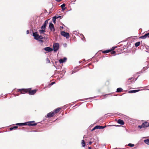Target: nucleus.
<instances>
[{
    "label": "nucleus",
    "instance_id": "obj_1",
    "mask_svg": "<svg viewBox=\"0 0 149 149\" xmlns=\"http://www.w3.org/2000/svg\"><path fill=\"white\" fill-rule=\"evenodd\" d=\"M18 91H20L21 94H25L28 93L30 95H33L35 94L37 91V90L35 89L33 90H31V88L27 89H19Z\"/></svg>",
    "mask_w": 149,
    "mask_h": 149
},
{
    "label": "nucleus",
    "instance_id": "obj_2",
    "mask_svg": "<svg viewBox=\"0 0 149 149\" xmlns=\"http://www.w3.org/2000/svg\"><path fill=\"white\" fill-rule=\"evenodd\" d=\"M148 127H149V123L147 121H145L141 125H139L138 126V127L139 129H141L142 128H145Z\"/></svg>",
    "mask_w": 149,
    "mask_h": 149
},
{
    "label": "nucleus",
    "instance_id": "obj_3",
    "mask_svg": "<svg viewBox=\"0 0 149 149\" xmlns=\"http://www.w3.org/2000/svg\"><path fill=\"white\" fill-rule=\"evenodd\" d=\"M59 45L58 43H55L53 45V50L54 52H56L58 49Z\"/></svg>",
    "mask_w": 149,
    "mask_h": 149
},
{
    "label": "nucleus",
    "instance_id": "obj_4",
    "mask_svg": "<svg viewBox=\"0 0 149 149\" xmlns=\"http://www.w3.org/2000/svg\"><path fill=\"white\" fill-rule=\"evenodd\" d=\"M27 125L29 126H34L37 125V123H35L34 121H29L26 122Z\"/></svg>",
    "mask_w": 149,
    "mask_h": 149
},
{
    "label": "nucleus",
    "instance_id": "obj_5",
    "mask_svg": "<svg viewBox=\"0 0 149 149\" xmlns=\"http://www.w3.org/2000/svg\"><path fill=\"white\" fill-rule=\"evenodd\" d=\"M106 126H99V125H97L95 127L91 130L92 131H93L95 130L96 129H103Z\"/></svg>",
    "mask_w": 149,
    "mask_h": 149
},
{
    "label": "nucleus",
    "instance_id": "obj_6",
    "mask_svg": "<svg viewBox=\"0 0 149 149\" xmlns=\"http://www.w3.org/2000/svg\"><path fill=\"white\" fill-rule=\"evenodd\" d=\"M49 27L51 31H55V28L53 24L52 23H50Z\"/></svg>",
    "mask_w": 149,
    "mask_h": 149
},
{
    "label": "nucleus",
    "instance_id": "obj_7",
    "mask_svg": "<svg viewBox=\"0 0 149 149\" xmlns=\"http://www.w3.org/2000/svg\"><path fill=\"white\" fill-rule=\"evenodd\" d=\"M55 115L54 112L52 111L47 113V116L48 118H51L53 116Z\"/></svg>",
    "mask_w": 149,
    "mask_h": 149
},
{
    "label": "nucleus",
    "instance_id": "obj_8",
    "mask_svg": "<svg viewBox=\"0 0 149 149\" xmlns=\"http://www.w3.org/2000/svg\"><path fill=\"white\" fill-rule=\"evenodd\" d=\"M134 77H131L129 78L128 80L127 81V83L128 84H131L132 81L134 80Z\"/></svg>",
    "mask_w": 149,
    "mask_h": 149
},
{
    "label": "nucleus",
    "instance_id": "obj_9",
    "mask_svg": "<svg viewBox=\"0 0 149 149\" xmlns=\"http://www.w3.org/2000/svg\"><path fill=\"white\" fill-rule=\"evenodd\" d=\"M149 37V33L145 34L144 35L140 37V38L144 39L147 38Z\"/></svg>",
    "mask_w": 149,
    "mask_h": 149
},
{
    "label": "nucleus",
    "instance_id": "obj_10",
    "mask_svg": "<svg viewBox=\"0 0 149 149\" xmlns=\"http://www.w3.org/2000/svg\"><path fill=\"white\" fill-rule=\"evenodd\" d=\"M44 49L46 51L48 52H52L53 51L52 48H50L49 47H47L44 48Z\"/></svg>",
    "mask_w": 149,
    "mask_h": 149
},
{
    "label": "nucleus",
    "instance_id": "obj_11",
    "mask_svg": "<svg viewBox=\"0 0 149 149\" xmlns=\"http://www.w3.org/2000/svg\"><path fill=\"white\" fill-rule=\"evenodd\" d=\"M39 35L38 34L37 32H35L33 33V36L34 37L35 39L38 40Z\"/></svg>",
    "mask_w": 149,
    "mask_h": 149
},
{
    "label": "nucleus",
    "instance_id": "obj_12",
    "mask_svg": "<svg viewBox=\"0 0 149 149\" xmlns=\"http://www.w3.org/2000/svg\"><path fill=\"white\" fill-rule=\"evenodd\" d=\"M117 123L121 125H124V122L121 119H119L118 120Z\"/></svg>",
    "mask_w": 149,
    "mask_h": 149
},
{
    "label": "nucleus",
    "instance_id": "obj_13",
    "mask_svg": "<svg viewBox=\"0 0 149 149\" xmlns=\"http://www.w3.org/2000/svg\"><path fill=\"white\" fill-rule=\"evenodd\" d=\"M140 91V90H131L128 91V93H135Z\"/></svg>",
    "mask_w": 149,
    "mask_h": 149
},
{
    "label": "nucleus",
    "instance_id": "obj_14",
    "mask_svg": "<svg viewBox=\"0 0 149 149\" xmlns=\"http://www.w3.org/2000/svg\"><path fill=\"white\" fill-rule=\"evenodd\" d=\"M16 125H18L20 126H23L24 125H27V124L26 123H18L16 124Z\"/></svg>",
    "mask_w": 149,
    "mask_h": 149
},
{
    "label": "nucleus",
    "instance_id": "obj_15",
    "mask_svg": "<svg viewBox=\"0 0 149 149\" xmlns=\"http://www.w3.org/2000/svg\"><path fill=\"white\" fill-rule=\"evenodd\" d=\"M65 57H64L63 59H60L59 60V62L60 63H62L65 62Z\"/></svg>",
    "mask_w": 149,
    "mask_h": 149
},
{
    "label": "nucleus",
    "instance_id": "obj_16",
    "mask_svg": "<svg viewBox=\"0 0 149 149\" xmlns=\"http://www.w3.org/2000/svg\"><path fill=\"white\" fill-rule=\"evenodd\" d=\"M60 109L61 108H57V109H55L54 111V114L58 113Z\"/></svg>",
    "mask_w": 149,
    "mask_h": 149
},
{
    "label": "nucleus",
    "instance_id": "obj_17",
    "mask_svg": "<svg viewBox=\"0 0 149 149\" xmlns=\"http://www.w3.org/2000/svg\"><path fill=\"white\" fill-rule=\"evenodd\" d=\"M61 7L62 8V10L63 11L65 10V4L64 3L61 6Z\"/></svg>",
    "mask_w": 149,
    "mask_h": 149
},
{
    "label": "nucleus",
    "instance_id": "obj_18",
    "mask_svg": "<svg viewBox=\"0 0 149 149\" xmlns=\"http://www.w3.org/2000/svg\"><path fill=\"white\" fill-rule=\"evenodd\" d=\"M81 144H82V146L83 147H84L86 145V143L85 142L84 140H82L81 141Z\"/></svg>",
    "mask_w": 149,
    "mask_h": 149
},
{
    "label": "nucleus",
    "instance_id": "obj_19",
    "mask_svg": "<svg viewBox=\"0 0 149 149\" xmlns=\"http://www.w3.org/2000/svg\"><path fill=\"white\" fill-rule=\"evenodd\" d=\"M144 142L147 144L149 145V139H147L144 141Z\"/></svg>",
    "mask_w": 149,
    "mask_h": 149
},
{
    "label": "nucleus",
    "instance_id": "obj_20",
    "mask_svg": "<svg viewBox=\"0 0 149 149\" xmlns=\"http://www.w3.org/2000/svg\"><path fill=\"white\" fill-rule=\"evenodd\" d=\"M111 52V50H109V49H108V50H105V51H102V52L103 53L105 54V53H109V52Z\"/></svg>",
    "mask_w": 149,
    "mask_h": 149
},
{
    "label": "nucleus",
    "instance_id": "obj_21",
    "mask_svg": "<svg viewBox=\"0 0 149 149\" xmlns=\"http://www.w3.org/2000/svg\"><path fill=\"white\" fill-rule=\"evenodd\" d=\"M123 91V89L121 88H118L117 89V92H120Z\"/></svg>",
    "mask_w": 149,
    "mask_h": 149
},
{
    "label": "nucleus",
    "instance_id": "obj_22",
    "mask_svg": "<svg viewBox=\"0 0 149 149\" xmlns=\"http://www.w3.org/2000/svg\"><path fill=\"white\" fill-rule=\"evenodd\" d=\"M40 33V34L44 33L45 32V29H42L41 30H40L39 31Z\"/></svg>",
    "mask_w": 149,
    "mask_h": 149
},
{
    "label": "nucleus",
    "instance_id": "obj_23",
    "mask_svg": "<svg viewBox=\"0 0 149 149\" xmlns=\"http://www.w3.org/2000/svg\"><path fill=\"white\" fill-rule=\"evenodd\" d=\"M140 44V42H136L135 44V45L136 47H137L139 46Z\"/></svg>",
    "mask_w": 149,
    "mask_h": 149
},
{
    "label": "nucleus",
    "instance_id": "obj_24",
    "mask_svg": "<svg viewBox=\"0 0 149 149\" xmlns=\"http://www.w3.org/2000/svg\"><path fill=\"white\" fill-rule=\"evenodd\" d=\"M61 34L62 36L65 37V32L63 31H61Z\"/></svg>",
    "mask_w": 149,
    "mask_h": 149
},
{
    "label": "nucleus",
    "instance_id": "obj_25",
    "mask_svg": "<svg viewBox=\"0 0 149 149\" xmlns=\"http://www.w3.org/2000/svg\"><path fill=\"white\" fill-rule=\"evenodd\" d=\"M46 25L44 24L41 27V29H45V28H46Z\"/></svg>",
    "mask_w": 149,
    "mask_h": 149
},
{
    "label": "nucleus",
    "instance_id": "obj_26",
    "mask_svg": "<svg viewBox=\"0 0 149 149\" xmlns=\"http://www.w3.org/2000/svg\"><path fill=\"white\" fill-rule=\"evenodd\" d=\"M56 18L54 16L53 17L52 20L53 21V23L54 24H55L56 23Z\"/></svg>",
    "mask_w": 149,
    "mask_h": 149
},
{
    "label": "nucleus",
    "instance_id": "obj_27",
    "mask_svg": "<svg viewBox=\"0 0 149 149\" xmlns=\"http://www.w3.org/2000/svg\"><path fill=\"white\" fill-rule=\"evenodd\" d=\"M69 34L68 33L66 32V38H68L69 37Z\"/></svg>",
    "mask_w": 149,
    "mask_h": 149
},
{
    "label": "nucleus",
    "instance_id": "obj_28",
    "mask_svg": "<svg viewBox=\"0 0 149 149\" xmlns=\"http://www.w3.org/2000/svg\"><path fill=\"white\" fill-rule=\"evenodd\" d=\"M128 146H129L131 147H132L134 146V145L133 144H132L131 143H129Z\"/></svg>",
    "mask_w": 149,
    "mask_h": 149
},
{
    "label": "nucleus",
    "instance_id": "obj_29",
    "mask_svg": "<svg viewBox=\"0 0 149 149\" xmlns=\"http://www.w3.org/2000/svg\"><path fill=\"white\" fill-rule=\"evenodd\" d=\"M43 38L41 36H39L38 38V40L42 39Z\"/></svg>",
    "mask_w": 149,
    "mask_h": 149
},
{
    "label": "nucleus",
    "instance_id": "obj_30",
    "mask_svg": "<svg viewBox=\"0 0 149 149\" xmlns=\"http://www.w3.org/2000/svg\"><path fill=\"white\" fill-rule=\"evenodd\" d=\"M46 63H50V61L48 58H47L46 59Z\"/></svg>",
    "mask_w": 149,
    "mask_h": 149
},
{
    "label": "nucleus",
    "instance_id": "obj_31",
    "mask_svg": "<svg viewBox=\"0 0 149 149\" xmlns=\"http://www.w3.org/2000/svg\"><path fill=\"white\" fill-rule=\"evenodd\" d=\"M56 18V19H58V18H60V19L63 16H55Z\"/></svg>",
    "mask_w": 149,
    "mask_h": 149
},
{
    "label": "nucleus",
    "instance_id": "obj_32",
    "mask_svg": "<svg viewBox=\"0 0 149 149\" xmlns=\"http://www.w3.org/2000/svg\"><path fill=\"white\" fill-rule=\"evenodd\" d=\"M49 20V19L46 20L45 21L44 24H45V25H47V24L48 23V20Z\"/></svg>",
    "mask_w": 149,
    "mask_h": 149
},
{
    "label": "nucleus",
    "instance_id": "obj_33",
    "mask_svg": "<svg viewBox=\"0 0 149 149\" xmlns=\"http://www.w3.org/2000/svg\"><path fill=\"white\" fill-rule=\"evenodd\" d=\"M110 52H111V53L112 54H115L116 53V52L113 50Z\"/></svg>",
    "mask_w": 149,
    "mask_h": 149
},
{
    "label": "nucleus",
    "instance_id": "obj_34",
    "mask_svg": "<svg viewBox=\"0 0 149 149\" xmlns=\"http://www.w3.org/2000/svg\"><path fill=\"white\" fill-rule=\"evenodd\" d=\"M55 83V82L54 81L52 82H51L50 84L49 85L50 86L52 85L53 84H54Z\"/></svg>",
    "mask_w": 149,
    "mask_h": 149
},
{
    "label": "nucleus",
    "instance_id": "obj_35",
    "mask_svg": "<svg viewBox=\"0 0 149 149\" xmlns=\"http://www.w3.org/2000/svg\"><path fill=\"white\" fill-rule=\"evenodd\" d=\"M146 48L147 50V52H149V46H147L146 47Z\"/></svg>",
    "mask_w": 149,
    "mask_h": 149
},
{
    "label": "nucleus",
    "instance_id": "obj_36",
    "mask_svg": "<svg viewBox=\"0 0 149 149\" xmlns=\"http://www.w3.org/2000/svg\"><path fill=\"white\" fill-rule=\"evenodd\" d=\"M115 48V47H113L111 48V49L109 50H111V51H113Z\"/></svg>",
    "mask_w": 149,
    "mask_h": 149
},
{
    "label": "nucleus",
    "instance_id": "obj_37",
    "mask_svg": "<svg viewBox=\"0 0 149 149\" xmlns=\"http://www.w3.org/2000/svg\"><path fill=\"white\" fill-rule=\"evenodd\" d=\"M18 127V126H15L13 127V129H16Z\"/></svg>",
    "mask_w": 149,
    "mask_h": 149
},
{
    "label": "nucleus",
    "instance_id": "obj_38",
    "mask_svg": "<svg viewBox=\"0 0 149 149\" xmlns=\"http://www.w3.org/2000/svg\"><path fill=\"white\" fill-rule=\"evenodd\" d=\"M82 36L83 38H82V40H85V38L84 36L83 35H82Z\"/></svg>",
    "mask_w": 149,
    "mask_h": 149
},
{
    "label": "nucleus",
    "instance_id": "obj_39",
    "mask_svg": "<svg viewBox=\"0 0 149 149\" xmlns=\"http://www.w3.org/2000/svg\"><path fill=\"white\" fill-rule=\"evenodd\" d=\"M57 2H59L62 0H55Z\"/></svg>",
    "mask_w": 149,
    "mask_h": 149
},
{
    "label": "nucleus",
    "instance_id": "obj_40",
    "mask_svg": "<svg viewBox=\"0 0 149 149\" xmlns=\"http://www.w3.org/2000/svg\"><path fill=\"white\" fill-rule=\"evenodd\" d=\"M10 130H13V127H10Z\"/></svg>",
    "mask_w": 149,
    "mask_h": 149
},
{
    "label": "nucleus",
    "instance_id": "obj_41",
    "mask_svg": "<svg viewBox=\"0 0 149 149\" xmlns=\"http://www.w3.org/2000/svg\"><path fill=\"white\" fill-rule=\"evenodd\" d=\"M92 143V142L90 141L89 142V144L90 145H91V144Z\"/></svg>",
    "mask_w": 149,
    "mask_h": 149
},
{
    "label": "nucleus",
    "instance_id": "obj_42",
    "mask_svg": "<svg viewBox=\"0 0 149 149\" xmlns=\"http://www.w3.org/2000/svg\"><path fill=\"white\" fill-rule=\"evenodd\" d=\"M27 34H28L29 33V31L28 30H27Z\"/></svg>",
    "mask_w": 149,
    "mask_h": 149
},
{
    "label": "nucleus",
    "instance_id": "obj_43",
    "mask_svg": "<svg viewBox=\"0 0 149 149\" xmlns=\"http://www.w3.org/2000/svg\"><path fill=\"white\" fill-rule=\"evenodd\" d=\"M112 126H119V125H113Z\"/></svg>",
    "mask_w": 149,
    "mask_h": 149
},
{
    "label": "nucleus",
    "instance_id": "obj_44",
    "mask_svg": "<svg viewBox=\"0 0 149 149\" xmlns=\"http://www.w3.org/2000/svg\"><path fill=\"white\" fill-rule=\"evenodd\" d=\"M91 149V147H88V149Z\"/></svg>",
    "mask_w": 149,
    "mask_h": 149
},
{
    "label": "nucleus",
    "instance_id": "obj_45",
    "mask_svg": "<svg viewBox=\"0 0 149 149\" xmlns=\"http://www.w3.org/2000/svg\"><path fill=\"white\" fill-rule=\"evenodd\" d=\"M61 29H63V26H62V27L61 26Z\"/></svg>",
    "mask_w": 149,
    "mask_h": 149
},
{
    "label": "nucleus",
    "instance_id": "obj_46",
    "mask_svg": "<svg viewBox=\"0 0 149 149\" xmlns=\"http://www.w3.org/2000/svg\"><path fill=\"white\" fill-rule=\"evenodd\" d=\"M65 59H66V60H67V58H65Z\"/></svg>",
    "mask_w": 149,
    "mask_h": 149
}]
</instances>
